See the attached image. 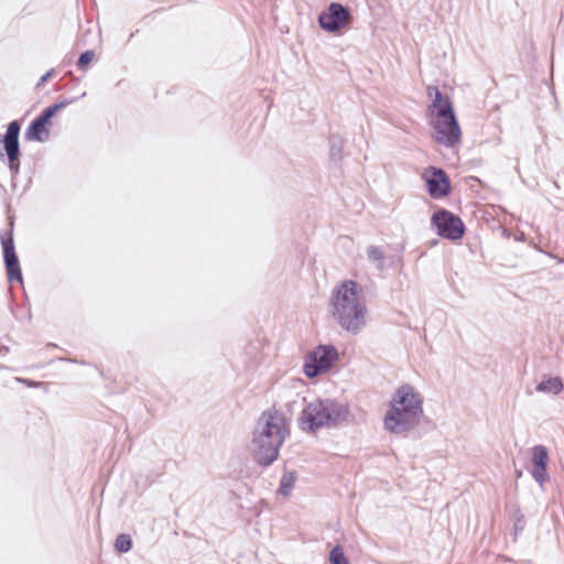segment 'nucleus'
<instances>
[{"label": "nucleus", "mask_w": 564, "mask_h": 564, "mask_svg": "<svg viewBox=\"0 0 564 564\" xmlns=\"http://www.w3.org/2000/svg\"><path fill=\"white\" fill-rule=\"evenodd\" d=\"M329 160L330 162L337 164L343 159V149H344V139L337 134L333 133L330 134L329 139Z\"/></svg>", "instance_id": "nucleus-16"}, {"label": "nucleus", "mask_w": 564, "mask_h": 564, "mask_svg": "<svg viewBox=\"0 0 564 564\" xmlns=\"http://www.w3.org/2000/svg\"><path fill=\"white\" fill-rule=\"evenodd\" d=\"M18 381L24 383L29 388H36L42 384V382H36L30 379H18Z\"/></svg>", "instance_id": "nucleus-24"}, {"label": "nucleus", "mask_w": 564, "mask_h": 564, "mask_svg": "<svg viewBox=\"0 0 564 564\" xmlns=\"http://www.w3.org/2000/svg\"><path fill=\"white\" fill-rule=\"evenodd\" d=\"M1 245L8 281H18L22 283V270L20 267L18 254L15 252L12 232H6L1 235Z\"/></svg>", "instance_id": "nucleus-11"}, {"label": "nucleus", "mask_w": 564, "mask_h": 564, "mask_svg": "<svg viewBox=\"0 0 564 564\" xmlns=\"http://www.w3.org/2000/svg\"><path fill=\"white\" fill-rule=\"evenodd\" d=\"M525 528V519L521 510L518 508L516 510V519L513 523V532H514V540L519 534H521L524 531Z\"/></svg>", "instance_id": "nucleus-22"}, {"label": "nucleus", "mask_w": 564, "mask_h": 564, "mask_svg": "<svg viewBox=\"0 0 564 564\" xmlns=\"http://www.w3.org/2000/svg\"><path fill=\"white\" fill-rule=\"evenodd\" d=\"M521 476H522V471H521V470H518V471H517V477L519 478V477H521Z\"/></svg>", "instance_id": "nucleus-26"}, {"label": "nucleus", "mask_w": 564, "mask_h": 564, "mask_svg": "<svg viewBox=\"0 0 564 564\" xmlns=\"http://www.w3.org/2000/svg\"><path fill=\"white\" fill-rule=\"evenodd\" d=\"M295 480H296L295 471H285L280 479L279 492L282 496L288 497L294 487Z\"/></svg>", "instance_id": "nucleus-18"}, {"label": "nucleus", "mask_w": 564, "mask_h": 564, "mask_svg": "<svg viewBox=\"0 0 564 564\" xmlns=\"http://www.w3.org/2000/svg\"><path fill=\"white\" fill-rule=\"evenodd\" d=\"M115 549L118 553H127L132 549V539L129 534L121 533L117 535Z\"/></svg>", "instance_id": "nucleus-19"}, {"label": "nucleus", "mask_w": 564, "mask_h": 564, "mask_svg": "<svg viewBox=\"0 0 564 564\" xmlns=\"http://www.w3.org/2000/svg\"><path fill=\"white\" fill-rule=\"evenodd\" d=\"M532 452V468L530 470L532 478L539 484L541 488L550 481L547 473L549 465V451L544 445H535L531 448Z\"/></svg>", "instance_id": "nucleus-12"}, {"label": "nucleus", "mask_w": 564, "mask_h": 564, "mask_svg": "<svg viewBox=\"0 0 564 564\" xmlns=\"http://www.w3.org/2000/svg\"><path fill=\"white\" fill-rule=\"evenodd\" d=\"M352 19L351 11L339 2H330L317 18L318 26L328 33H337L347 28Z\"/></svg>", "instance_id": "nucleus-9"}, {"label": "nucleus", "mask_w": 564, "mask_h": 564, "mask_svg": "<svg viewBox=\"0 0 564 564\" xmlns=\"http://www.w3.org/2000/svg\"><path fill=\"white\" fill-rule=\"evenodd\" d=\"M8 351H9V348H8L7 346H0V354H1V355H3V356H4V355H7V354H8Z\"/></svg>", "instance_id": "nucleus-25"}, {"label": "nucleus", "mask_w": 564, "mask_h": 564, "mask_svg": "<svg viewBox=\"0 0 564 564\" xmlns=\"http://www.w3.org/2000/svg\"><path fill=\"white\" fill-rule=\"evenodd\" d=\"M20 132L21 122L12 120L8 123L6 133L0 135V161L4 162L6 159L8 161L12 186H15V178L21 167Z\"/></svg>", "instance_id": "nucleus-6"}, {"label": "nucleus", "mask_w": 564, "mask_h": 564, "mask_svg": "<svg viewBox=\"0 0 564 564\" xmlns=\"http://www.w3.org/2000/svg\"><path fill=\"white\" fill-rule=\"evenodd\" d=\"M421 424L425 432L435 429V424L424 416L421 394L411 384L404 383L392 395L383 419L384 429L395 435H408Z\"/></svg>", "instance_id": "nucleus-1"}, {"label": "nucleus", "mask_w": 564, "mask_h": 564, "mask_svg": "<svg viewBox=\"0 0 564 564\" xmlns=\"http://www.w3.org/2000/svg\"><path fill=\"white\" fill-rule=\"evenodd\" d=\"M350 408L334 398L308 402L299 416V427L314 433L323 427L337 429L349 424Z\"/></svg>", "instance_id": "nucleus-5"}, {"label": "nucleus", "mask_w": 564, "mask_h": 564, "mask_svg": "<svg viewBox=\"0 0 564 564\" xmlns=\"http://www.w3.org/2000/svg\"><path fill=\"white\" fill-rule=\"evenodd\" d=\"M94 57H95V52L93 50H87V51L83 52L79 55L77 63H76L78 69L86 70L89 67L90 63L93 62Z\"/></svg>", "instance_id": "nucleus-21"}, {"label": "nucleus", "mask_w": 564, "mask_h": 564, "mask_svg": "<svg viewBox=\"0 0 564 564\" xmlns=\"http://www.w3.org/2000/svg\"><path fill=\"white\" fill-rule=\"evenodd\" d=\"M55 74V69L54 68H51L50 70H47L37 82L36 86L40 87L42 85H44L50 78H52Z\"/></svg>", "instance_id": "nucleus-23"}, {"label": "nucleus", "mask_w": 564, "mask_h": 564, "mask_svg": "<svg viewBox=\"0 0 564 564\" xmlns=\"http://www.w3.org/2000/svg\"><path fill=\"white\" fill-rule=\"evenodd\" d=\"M286 433L283 414L275 410L262 412L252 434L253 457L260 466L268 467L278 459Z\"/></svg>", "instance_id": "nucleus-3"}, {"label": "nucleus", "mask_w": 564, "mask_h": 564, "mask_svg": "<svg viewBox=\"0 0 564 564\" xmlns=\"http://www.w3.org/2000/svg\"><path fill=\"white\" fill-rule=\"evenodd\" d=\"M78 97L72 98V99H62L46 108H44L39 116H36L39 119L45 121L50 126H52V119L55 117V115L62 110L63 108L67 107L75 100H77Z\"/></svg>", "instance_id": "nucleus-15"}, {"label": "nucleus", "mask_w": 564, "mask_h": 564, "mask_svg": "<svg viewBox=\"0 0 564 564\" xmlns=\"http://www.w3.org/2000/svg\"><path fill=\"white\" fill-rule=\"evenodd\" d=\"M361 286L354 280L337 284L329 299L328 312L346 332L357 335L366 326L367 306L361 300Z\"/></svg>", "instance_id": "nucleus-2"}, {"label": "nucleus", "mask_w": 564, "mask_h": 564, "mask_svg": "<svg viewBox=\"0 0 564 564\" xmlns=\"http://www.w3.org/2000/svg\"><path fill=\"white\" fill-rule=\"evenodd\" d=\"M51 126L35 117L28 126L24 132L26 141L45 142L50 138Z\"/></svg>", "instance_id": "nucleus-13"}, {"label": "nucleus", "mask_w": 564, "mask_h": 564, "mask_svg": "<svg viewBox=\"0 0 564 564\" xmlns=\"http://www.w3.org/2000/svg\"><path fill=\"white\" fill-rule=\"evenodd\" d=\"M424 180L427 193L432 198L441 199L449 195L451 180L442 167L429 166Z\"/></svg>", "instance_id": "nucleus-10"}, {"label": "nucleus", "mask_w": 564, "mask_h": 564, "mask_svg": "<svg viewBox=\"0 0 564 564\" xmlns=\"http://www.w3.org/2000/svg\"><path fill=\"white\" fill-rule=\"evenodd\" d=\"M329 563L330 564H349L347 556L344 553V550L340 545H336L329 552Z\"/></svg>", "instance_id": "nucleus-20"}, {"label": "nucleus", "mask_w": 564, "mask_h": 564, "mask_svg": "<svg viewBox=\"0 0 564 564\" xmlns=\"http://www.w3.org/2000/svg\"><path fill=\"white\" fill-rule=\"evenodd\" d=\"M431 226L440 237L452 241L462 239L466 231L460 217L444 208L433 213Z\"/></svg>", "instance_id": "nucleus-8"}, {"label": "nucleus", "mask_w": 564, "mask_h": 564, "mask_svg": "<svg viewBox=\"0 0 564 564\" xmlns=\"http://www.w3.org/2000/svg\"><path fill=\"white\" fill-rule=\"evenodd\" d=\"M563 381L560 377L544 375L542 380L536 384L535 390L542 393L557 395L563 391Z\"/></svg>", "instance_id": "nucleus-14"}, {"label": "nucleus", "mask_w": 564, "mask_h": 564, "mask_svg": "<svg viewBox=\"0 0 564 564\" xmlns=\"http://www.w3.org/2000/svg\"><path fill=\"white\" fill-rule=\"evenodd\" d=\"M367 257H368V260L373 263V265L376 267L377 270L379 271H383L386 269V257H384V252L382 251V249L378 246H369L367 248Z\"/></svg>", "instance_id": "nucleus-17"}, {"label": "nucleus", "mask_w": 564, "mask_h": 564, "mask_svg": "<svg viewBox=\"0 0 564 564\" xmlns=\"http://www.w3.org/2000/svg\"><path fill=\"white\" fill-rule=\"evenodd\" d=\"M427 95L432 97L427 106V117L434 141L447 149L455 148L462 141V129L453 101L436 86H429Z\"/></svg>", "instance_id": "nucleus-4"}, {"label": "nucleus", "mask_w": 564, "mask_h": 564, "mask_svg": "<svg viewBox=\"0 0 564 564\" xmlns=\"http://www.w3.org/2000/svg\"><path fill=\"white\" fill-rule=\"evenodd\" d=\"M338 350L333 345H318L311 351L304 362L305 376L313 379L327 372L338 360Z\"/></svg>", "instance_id": "nucleus-7"}]
</instances>
